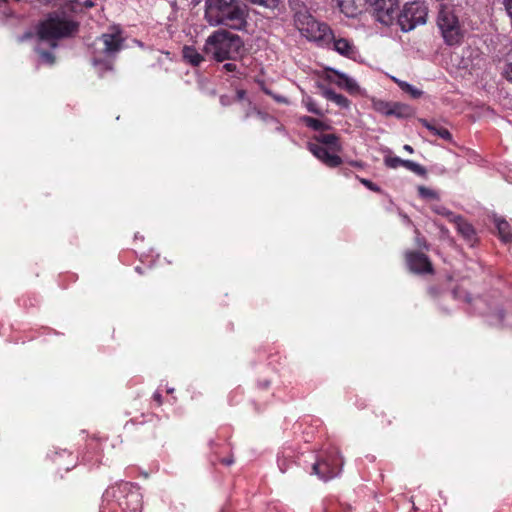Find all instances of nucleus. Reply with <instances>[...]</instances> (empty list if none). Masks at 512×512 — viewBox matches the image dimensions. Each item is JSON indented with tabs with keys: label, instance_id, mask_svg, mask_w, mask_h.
Wrapping results in <instances>:
<instances>
[{
	"label": "nucleus",
	"instance_id": "obj_1",
	"mask_svg": "<svg viewBox=\"0 0 512 512\" xmlns=\"http://www.w3.org/2000/svg\"><path fill=\"white\" fill-rule=\"evenodd\" d=\"M247 9L241 0H205V19L212 26L241 30L247 24Z\"/></svg>",
	"mask_w": 512,
	"mask_h": 512
},
{
	"label": "nucleus",
	"instance_id": "obj_2",
	"mask_svg": "<svg viewBox=\"0 0 512 512\" xmlns=\"http://www.w3.org/2000/svg\"><path fill=\"white\" fill-rule=\"evenodd\" d=\"M203 51L217 62L235 61L244 55L245 47L239 35L222 29L208 36Z\"/></svg>",
	"mask_w": 512,
	"mask_h": 512
},
{
	"label": "nucleus",
	"instance_id": "obj_3",
	"mask_svg": "<svg viewBox=\"0 0 512 512\" xmlns=\"http://www.w3.org/2000/svg\"><path fill=\"white\" fill-rule=\"evenodd\" d=\"M347 17H356L370 10L375 19L384 25L393 23L398 10V0H333Z\"/></svg>",
	"mask_w": 512,
	"mask_h": 512
},
{
	"label": "nucleus",
	"instance_id": "obj_4",
	"mask_svg": "<svg viewBox=\"0 0 512 512\" xmlns=\"http://www.w3.org/2000/svg\"><path fill=\"white\" fill-rule=\"evenodd\" d=\"M78 29V22L64 14L53 13L39 24L37 34L40 40L49 41L51 47L55 48L57 40L74 35Z\"/></svg>",
	"mask_w": 512,
	"mask_h": 512
},
{
	"label": "nucleus",
	"instance_id": "obj_5",
	"mask_svg": "<svg viewBox=\"0 0 512 512\" xmlns=\"http://www.w3.org/2000/svg\"><path fill=\"white\" fill-rule=\"evenodd\" d=\"M314 142H308V150L324 165L336 168L342 164V158L338 155L342 151L340 138L334 134L321 133L313 137Z\"/></svg>",
	"mask_w": 512,
	"mask_h": 512
},
{
	"label": "nucleus",
	"instance_id": "obj_6",
	"mask_svg": "<svg viewBox=\"0 0 512 512\" xmlns=\"http://www.w3.org/2000/svg\"><path fill=\"white\" fill-rule=\"evenodd\" d=\"M294 23L300 33L311 41L330 40L331 28L328 24L318 22L307 10H299L294 15Z\"/></svg>",
	"mask_w": 512,
	"mask_h": 512
},
{
	"label": "nucleus",
	"instance_id": "obj_7",
	"mask_svg": "<svg viewBox=\"0 0 512 512\" xmlns=\"http://www.w3.org/2000/svg\"><path fill=\"white\" fill-rule=\"evenodd\" d=\"M343 460L340 452L334 448L324 450L312 466V473L319 479L328 481L338 476L342 470Z\"/></svg>",
	"mask_w": 512,
	"mask_h": 512
},
{
	"label": "nucleus",
	"instance_id": "obj_8",
	"mask_svg": "<svg viewBox=\"0 0 512 512\" xmlns=\"http://www.w3.org/2000/svg\"><path fill=\"white\" fill-rule=\"evenodd\" d=\"M437 26L447 45L452 46L460 43L463 37L462 29L453 8L446 5L441 6L438 12Z\"/></svg>",
	"mask_w": 512,
	"mask_h": 512
},
{
	"label": "nucleus",
	"instance_id": "obj_9",
	"mask_svg": "<svg viewBox=\"0 0 512 512\" xmlns=\"http://www.w3.org/2000/svg\"><path fill=\"white\" fill-rule=\"evenodd\" d=\"M123 42L120 32L103 33L93 43V63L97 65L106 59H113L122 50Z\"/></svg>",
	"mask_w": 512,
	"mask_h": 512
},
{
	"label": "nucleus",
	"instance_id": "obj_10",
	"mask_svg": "<svg viewBox=\"0 0 512 512\" xmlns=\"http://www.w3.org/2000/svg\"><path fill=\"white\" fill-rule=\"evenodd\" d=\"M428 8L423 2L406 3L398 14L397 23L403 32H409L426 23Z\"/></svg>",
	"mask_w": 512,
	"mask_h": 512
},
{
	"label": "nucleus",
	"instance_id": "obj_11",
	"mask_svg": "<svg viewBox=\"0 0 512 512\" xmlns=\"http://www.w3.org/2000/svg\"><path fill=\"white\" fill-rule=\"evenodd\" d=\"M405 262L410 272L419 275L434 274V267L429 257L419 251H406Z\"/></svg>",
	"mask_w": 512,
	"mask_h": 512
},
{
	"label": "nucleus",
	"instance_id": "obj_12",
	"mask_svg": "<svg viewBox=\"0 0 512 512\" xmlns=\"http://www.w3.org/2000/svg\"><path fill=\"white\" fill-rule=\"evenodd\" d=\"M330 40L318 41V45L322 47L332 48L338 54L347 57L354 58L357 54V48L351 39L336 35L331 29Z\"/></svg>",
	"mask_w": 512,
	"mask_h": 512
},
{
	"label": "nucleus",
	"instance_id": "obj_13",
	"mask_svg": "<svg viewBox=\"0 0 512 512\" xmlns=\"http://www.w3.org/2000/svg\"><path fill=\"white\" fill-rule=\"evenodd\" d=\"M458 231V233L468 242L472 243L475 240V230L473 226L468 223L463 217L461 216H453V219H450Z\"/></svg>",
	"mask_w": 512,
	"mask_h": 512
},
{
	"label": "nucleus",
	"instance_id": "obj_14",
	"mask_svg": "<svg viewBox=\"0 0 512 512\" xmlns=\"http://www.w3.org/2000/svg\"><path fill=\"white\" fill-rule=\"evenodd\" d=\"M211 450L216 455V459L223 465L230 466L234 460L231 455V447L229 443L221 445L211 442Z\"/></svg>",
	"mask_w": 512,
	"mask_h": 512
},
{
	"label": "nucleus",
	"instance_id": "obj_15",
	"mask_svg": "<svg viewBox=\"0 0 512 512\" xmlns=\"http://www.w3.org/2000/svg\"><path fill=\"white\" fill-rule=\"evenodd\" d=\"M86 449L87 451L83 458L87 462H92L102 452L101 439L95 435L90 436L86 441Z\"/></svg>",
	"mask_w": 512,
	"mask_h": 512
},
{
	"label": "nucleus",
	"instance_id": "obj_16",
	"mask_svg": "<svg viewBox=\"0 0 512 512\" xmlns=\"http://www.w3.org/2000/svg\"><path fill=\"white\" fill-rule=\"evenodd\" d=\"M182 54L184 60L192 66H199L204 61L203 55L193 46H184Z\"/></svg>",
	"mask_w": 512,
	"mask_h": 512
},
{
	"label": "nucleus",
	"instance_id": "obj_17",
	"mask_svg": "<svg viewBox=\"0 0 512 512\" xmlns=\"http://www.w3.org/2000/svg\"><path fill=\"white\" fill-rule=\"evenodd\" d=\"M421 123L424 127H426L433 135L440 137L441 139L450 141L452 139V135L448 129L440 126L436 123L429 122L426 119H422Z\"/></svg>",
	"mask_w": 512,
	"mask_h": 512
},
{
	"label": "nucleus",
	"instance_id": "obj_18",
	"mask_svg": "<svg viewBox=\"0 0 512 512\" xmlns=\"http://www.w3.org/2000/svg\"><path fill=\"white\" fill-rule=\"evenodd\" d=\"M336 79L335 83L340 87L346 89L348 92H355L358 89L356 82L348 77L347 75L340 73L338 71H333Z\"/></svg>",
	"mask_w": 512,
	"mask_h": 512
},
{
	"label": "nucleus",
	"instance_id": "obj_19",
	"mask_svg": "<svg viewBox=\"0 0 512 512\" xmlns=\"http://www.w3.org/2000/svg\"><path fill=\"white\" fill-rule=\"evenodd\" d=\"M412 109L409 105L392 102L389 116H395L397 118H408L412 115Z\"/></svg>",
	"mask_w": 512,
	"mask_h": 512
},
{
	"label": "nucleus",
	"instance_id": "obj_20",
	"mask_svg": "<svg viewBox=\"0 0 512 512\" xmlns=\"http://www.w3.org/2000/svg\"><path fill=\"white\" fill-rule=\"evenodd\" d=\"M497 229L499 236L505 243L512 242V230L510 224L506 220H500L497 222Z\"/></svg>",
	"mask_w": 512,
	"mask_h": 512
},
{
	"label": "nucleus",
	"instance_id": "obj_21",
	"mask_svg": "<svg viewBox=\"0 0 512 512\" xmlns=\"http://www.w3.org/2000/svg\"><path fill=\"white\" fill-rule=\"evenodd\" d=\"M302 122L309 128L315 130V131H324L330 128L329 125L325 124L319 119L310 117V116H304L302 117Z\"/></svg>",
	"mask_w": 512,
	"mask_h": 512
},
{
	"label": "nucleus",
	"instance_id": "obj_22",
	"mask_svg": "<svg viewBox=\"0 0 512 512\" xmlns=\"http://www.w3.org/2000/svg\"><path fill=\"white\" fill-rule=\"evenodd\" d=\"M326 97L330 101H333L334 103H336L337 105H339L343 108H348L350 105V101L347 97H345L342 94H338L332 90L326 91Z\"/></svg>",
	"mask_w": 512,
	"mask_h": 512
},
{
	"label": "nucleus",
	"instance_id": "obj_23",
	"mask_svg": "<svg viewBox=\"0 0 512 512\" xmlns=\"http://www.w3.org/2000/svg\"><path fill=\"white\" fill-rule=\"evenodd\" d=\"M402 167L421 177H425L427 174V170L424 166L411 160H403Z\"/></svg>",
	"mask_w": 512,
	"mask_h": 512
},
{
	"label": "nucleus",
	"instance_id": "obj_24",
	"mask_svg": "<svg viewBox=\"0 0 512 512\" xmlns=\"http://www.w3.org/2000/svg\"><path fill=\"white\" fill-rule=\"evenodd\" d=\"M418 194L423 199H432V200H438L439 194L433 189H430L426 186H418L417 188Z\"/></svg>",
	"mask_w": 512,
	"mask_h": 512
},
{
	"label": "nucleus",
	"instance_id": "obj_25",
	"mask_svg": "<svg viewBox=\"0 0 512 512\" xmlns=\"http://www.w3.org/2000/svg\"><path fill=\"white\" fill-rule=\"evenodd\" d=\"M391 103L392 102H387V101H383V100H378V101H375L374 102V109L385 115V116H389V113H390V109H391Z\"/></svg>",
	"mask_w": 512,
	"mask_h": 512
},
{
	"label": "nucleus",
	"instance_id": "obj_26",
	"mask_svg": "<svg viewBox=\"0 0 512 512\" xmlns=\"http://www.w3.org/2000/svg\"><path fill=\"white\" fill-rule=\"evenodd\" d=\"M294 464L292 456H281L278 458V467L281 472L285 473Z\"/></svg>",
	"mask_w": 512,
	"mask_h": 512
},
{
	"label": "nucleus",
	"instance_id": "obj_27",
	"mask_svg": "<svg viewBox=\"0 0 512 512\" xmlns=\"http://www.w3.org/2000/svg\"><path fill=\"white\" fill-rule=\"evenodd\" d=\"M399 86L403 91L409 93L415 99L419 98L422 95V91H420L419 89L415 88L414 86L410 85L407 82H399Z\"/></svg>",
	"mask_w": 512,
	"mask_h": 512
},
{
	"label": "nucleus",
	"instance_id": "obj_28",
	"mask_svg": "<svg viewBox=\"0 0 512 512\" xmlns=\"http://www.w3.org/2000/svg\"><path fill=\"white\" fill-rule=\"evenodd\" d=\"M308 112L316 114V115H322V110L318 107L317 103L311 98L307 97L303 100Z\"/></svg>",
	"mask_w": 512,
	"mask_h": 512
},
{
	"label": "nucleus",
	"instance_id": "obj_29",
	"mask_svg": "<svg viewBox=\"0 0 512 512\" xmlns=\"http://www.w3.org/2000/svg\"><path fill=\"white\" fill-rule=\"evenodd\" d=\"M36 51L39 54L42 62L49 65H53L55 63V56L52 52L43 50L41 48H37Z\"/></svg>",
	"mask_w": 512,
	"mask_h": 512
},
{
	"label": "nucleus",
	"instance_id": "obj_30",
	"mask_svg": "<svg viewBox=\"0 0 512 512\" xmlns=\"http://www.w3.org/2000/svg\"><path fill=\"white\" fill-rule=\"evenodd\" d=\"M403 160L404 159H401L398 156H386L384 158V163L388 168L397 169L402 166Z\"/></svg>",
	"mask_w": 512,
	"mask_h": 512
},
{
	"label": "nucleus",
	"instance_id": "obj_31",
	"mask_svg": "<svg viewBox=\"0 0 512 512\" xmlns=\"http://www.w3.org/2000/svg\"><path fill=\"white\" fill-rule=\"evenodd\" d=\"M356 178L359 180V182L361 184H363L366 188H368L369 190L373 191V192H376V193H381V188L375 184L374 182L368 180V179H365V178H361L359 177L358 175L356 176Z\"/></svg>",
	"mask_w": 512,
	"mask_h": 512
},
{
	"label": "nucleus",
	"instance_id": "obj_32",
	"mask_svg": "<svg viewBox=\"0 0 512 512\" xmlns=\"http://www.w3.org/2000/svg\"><path fill=\"white\" fill-rule=\"evenodd\" d=\"M503 77L510 83H512V62H508L505 64L503 69Z\"/></svg>",
	"mask_w": 512,
	"mask_h": 512
},
{
	"label": "nucleus",
	"instance_id": "obj_33",
	"mask_svg": "<svg viewBox=\"0 0 512 512\" xmlns=\"http://www.w3.org/2000/svg\"><path fill=\"white\" fill-rule=\"evenodd\" d=\"M417 233V236H416V245L419 247V248H425V249H428V245H427V242H426V239L422 236H420V233L418 231H416Z\"/></svg>",
	"mask_w": 512,
	"mask_h": 512
},
{
	"label": "nucleus",
	"instance_id": "obj_34",
	"mask_svg": "<svg viewBox=\"0 0 512 512\" xmlns=\"http://www.w3.org/2000/svg\"><path fill=\"white\" fill-rule=\"evenodd\" d=\"M257 114H258V115H259L263 120L270 119L271 121L276 122V123H277V127H276V129H277L278 131H282V130L284 129V128H283V126H282L281 124H279V123H278V122H277V121H276L272 116H269V115H267V114H263V113H261L260 111H257Z\"/></svg>",
	"mask_w": 512,
	"mask_h": 512
},
{
	"label": "nucleus",
	"instance_id": "obj_35",
	"mask_svg": "<svg viewBox=\"0 0 512 512\" xmlns=\"http://www.w3.org/2000/svg\"><path fill=\"white\" fill-rule=\"evenodd\" d=\"M223 69L226 72L233 73L237 71V65L235 63L228 62L223 65Z\"/></svg>",
	"mask_w": 512,
	"mask_h": 512
},
{
	"label": "nucleus",
	"instance_id": "obj_36",
	"mask_svg": "<svg viewBox=\"0 0 512 512\" xmlns=\"http://www.w3.org/2000/svg\"><path fill=\"white\" fill-rule=\"evenodd\" d=\"M503 4L508 16L512 20V0H503Z\"/></svg>",
	"mask_w": 512,
	"mask_h": 512
},
{
	"label": "nucleus",
	"instance_id": "obj_37",
	"mask_svg": "<svg viewBox=\"0 0 512 512\" xmlns=\"http://www.w3.org/2000/svg\"><path fill=\"white\" fill-rule=\"evenodd\" d=\"M264 92H265L267 95L272 96V97H273V98H274L278 103H286V102H287V100H286V98H285V97H283V96H276V95H273V94L271 93V91H269L268 89H264Z\"/></svg>",
	"mask_w": 512,
	"mask_h": 512
},
{
	"label": "nucleus",
	"instance_id": "obj_38",
	"mask_svg": "<svg viewBox=\"0 0 512 512\" xmlns=\"http://www.w3.org/2000/svg\"><path fill=\"white\" fill-rule=\"evenodd\" d=\"M428 294L433 297V298H436L440 295V290L438 289V287L436 286H430L428 288Z\"/></svg>",
	"mask_w": 512,
	"mask_h": 512
},
{
	"label": "nucleus",
	"instance_id": "obj_39",
	"mask_svg": "<svg viewBox=\"0 0 512 512\" xmlns=\"http://www.w3.org/2000/svg\"><path fill=\"white\" fill-rule=\"evenodd\" d=\"M246 97V91L243 90V89H239L236 91V100L237 101H242L244 100Z\"/></svg>",
	"mask_w": 512,
	"mask_h": 512
},
{
	"label": "nucleus",
	"instance_id": "obj_40",
	"mask_svg": "<svg viewBox=\"0 0 512 512\" xmlns=\"http://www.w3.org/2000/svg\"><path fill=\"white\" fill-rule=\"evenodd\" d=\"M153 400L157 403L158 406L162 404V395L158 392L153 394Z\"/></svg>",
	"mask_w": 512,
	"mask_h": 512
},
{
	"label": "nucleus",
	"instance_id": "obj_41",
	"mask_svg": "<svg viewBox=\"0 0 512 512\" xmlns=\"http://www.w3.org/2000/svg\"><path fill=\"white\" fill-rule=\"evenodd\" d=\"M220 103L224 106L228 105L229 104V101H228V97L227 96H221L220 97Z\"/></svg>",
	"mask_w": 512,
	"mask_h": 512
},
{
	"label": "nucleus",
	"instance_id": "obj_42",
	"mask_svg": "<svg viewBox=\"0 0 512 512\" xmlns=\"http://www.w3.org/2000/svg\"><path fill=\"white\" fill-rule=\"evenodd\" d=\"M350 164L354 167L363 168V163L360 161H352Z\"/></svg>",
	"mask_w": 512,
	"mask_h": 512
},
{
	"label": "nucleus",
	"instance_id": "obj_43",
	"mask_svg": "<svg viewBox=\"0 0 512 512\" xmlns=\"http://www.w3.org/2000/svg\"><path fill=\"white\" fill-rule=\"evenodd\" d=\"M403 149L405 151H407L408 153H413L414 152L413 147L408 145V144L404 145Z\"/></svg>",
	"mask_w": 512,
	"mask_h": 512
},
{
	"label": "nucleus",
	"instance_id": "obj_44",
	"mask_svg": "<svg viewBox=\"0 0 512 512\" xmlns=\"http://www.w3.org/2000/svg\"><path fill=\"white\" fill-rule=\"evenodd\" d=\"M85 5H86V7H92L93 6V2L86 1Z\"/></svg>",
	"mask_w": 512,
	"mask_h": 512
},
{
	"label": "nucleus",
	"instance_id": "obj_45",
	"mask_svg": "<svg viewBox=\"0 0 512 512\" xmlns=\"http://www.w3.org/2000/svg\"><path fill=\"white\" fill-rule=\"evenodd\" d=\"M440 214H445V215H447V216H449V217H452V218H453V216H454L451 212L443 213V211H440Z\"/></svg>",
	"mask_w": 512,
	"mask_h": 512
},
{
	"label": "nucleus",
	"instance_id": "obj_46",
	"mask_svg": "<svg viewBox=\"0 0 512 512\" xmlns=\"http://www.w3.org/2000/svg\"><path fill=\"white\" fill-rule=\"evenodd\" d=\"M268 386H269V382H265L263 387L267 388Z\"/></svg>",
	"mask_w": 512,
	"mask_h": 512
}]
</instances>
